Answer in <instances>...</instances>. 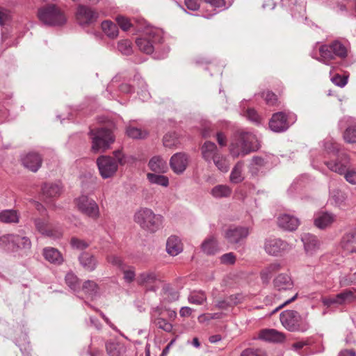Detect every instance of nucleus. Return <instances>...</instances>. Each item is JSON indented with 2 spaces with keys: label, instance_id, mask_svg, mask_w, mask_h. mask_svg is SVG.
<instances>
[{
  "label": "nucleus",
  "instance_id": "50",
  "mask_svg": "<svg viewBox=\"0 0 356 356\" xmlns=\"http://www.w3.org/2000/svg\"><path fill=\"white\" fill-rule=\"evenodd\" d=\"M126 132L128 136L134 139L143 138L147 135L146 132H143L140 129L131 126L127 128Z\"/></svg>",
  "mask_w": 356,
  "mask_h": 356
},
{
  "label": "nucleus",
  "instance_id": "23",
  "mask_svg": "<svg viewBox=\"0 0 356 356\" xmlns=\"http://www.w3.org/2000/svg\"><path fill=\"white\" fill-rule=\"evenodd\" d=\"M304 248L307 254H312L320 248L318 238L309 233H305L301 236Z\"/></svg>",
  "mask_w": 356,
  "mask_h": 356
},
{
  "label": "nucleus",
  "instance_id": "24",
  "mask_svg": "<svg viewBox=\"0 0 356 356\" xmlns=\"http://www.w3.org/2000/svg\"><path fill=\"white\" fill-rule=\"evenodd\" d=\"M274 287L279 291H289L293 289V282L286 273H280L273 280Z\"/></svg>",
  "mask_w": 356,
  "mask_h": 356
},
{
  "label": "nucleus",
  "instance_id": "43",
  "mask_svg": "<svg viewBox=\"0 0 356 356\" xmlns=\"http://www.w3.org/2000/svg\"><path fill=\"white\" fill-rule=\"evenodd\" d=\"M83 293L90 298H93L98 293V285L93 280L86 281L81 288Z\"/></svg>",
  "mask_w": 356,
  "mask_h": 356
},
{
  "label": "nucleus",
  "instance_id": "64",
  "mask_svg": "<svg viewBox=\"0 0 356 356\" xmlns=\"http://www.w3.org/2000/svg\"><path fill=\"white\" fill-rule=\"evenodd\" d=\"M240 356H264L261 350L246 348L242 351Z\"/></svg>",
  "mask_w": 356,
  "mask_h": 356
},
{
  "label": "nucleus",
  "instance_id": "61",
  "mask_svg": "<svg viewBox=\"0 0 356 356\" xmlns=\"http://www.w3.org/2000/svg\"><path fill=\"white\" fill-rule=\"evenodd\" d=\"M116 21L123 31H127L131 26L129 20L123 16H118Z\"/></svg>",
  "mask_w": 356,
  "mask_h": 356
},
{
  "label": "nucleus",
  "instance_id": "57",
  "mask_svg": "<svg viewBox=\"0 0 356 356\" xmlns=\"http://www.w3.org/2000/svg\"><path fill=\"white\" fill-rule=\"evenodd\" d=\"M163 145L167 147H172L177 145V140L175 134H167L163 139Z\"/></svg>",
  "mask_w": 356,
  "mask_h": 356
},
{
  "label": "nucleus",
  "instance_id": "51",
  "mask_svg": "<svg viewBox=\"0 0 356 356\" xmlns=\"http://www.w3.org/2000/svg\"><path fill=\"white\" fill-rule=\"evenodd\" d=\"M15 250L18 248L29 249L31 246L30 239L26 236H22L17 234L15 242Z\"/></svg>",
  "mask_w": 356,
  "mask_h": 356
},
{
  "label": "nucleus",
  "instance_id": "45",
  "mask_svg": "<svg viewBox=\"0 0 356 356\" xmlns=\"http://www.w3.org/2000/svg\"><path fill=\"white\" fill-rule=\"evenodd\" d=\"M188 300L191 304L201 305L206 302L207 296L202 291H194L190 293Z\"/></svg>",
  "mask_w": 356,
  "mask_h": 356
},
{
  "label": "nucleus",
  "instance_id": "60",
  "mask_svg": "<svg viewBox=\"0 0 356 356\" xmlns=\"http://www.w3.org/2000/svg\"><path fill=\"white\" fill-rule=\"evenodd\" d=\"M207 3L210 4L212 7L223 10L227 8L225 0H204Z\"/></svg>",
  "mask_w": 356,
  "mask_h": 356
},
{
  "label": "nucleus",
  "instance_id": "22",
  "mask_svg": "<svg viewBox=\"0 0 356 356\" xmlns=\"http://www.w3.org/2000/svg\"><path fill=\"white\" fill-rule=\"evenodd\" d=\"M277 224L281 228L287 231L296 230L299 226V219L289 214H282L277 219Z\"/></svg>",
  "mask_w": 356,
  "mask_h": 356
},
{
  "label": "nucleus",
  "instance_id": "32",
  "mask_svg": "<svg viewBox=\"0 0 356 356\" xmlns=\"http://www.w3.org/2000/svg\"><path fill=\"white\" fill-rule=\"evenodd\" d=\"M148 166L156 173H164L168 169L166 162L160 156L152 157L149 161Z\"/></svg>",
  "mask_w": 356,
  "mask_h": 356
},
{
  "label": "nucleus",
  "instance_id": "52",
  "mask_svg": "<svg viewBox=\"0 0 356 356\" xmlns=\"http://www.w3.org/2000/svg\"><path fill=\"white\" fill-rule=\"evenodd\" d=\"M264 159L258 156H253L250 163V171L252 174L256 173L261 168L265 165Z\"/></svg>",
  "mask_w": 356,
  "mask_h": 356
},
{
  "label": "nucleus",
  "instance_id": "37",
  "mask_svg": "<svg viewBox=\"0 0 356 356\" xmlns=\"http://www.w3.org/2000/svg\"><path fill=\"white\" fill-rule=\"evenodd\" d=\"M104 33L110 38H115L118 35V27L116 24L106 20L102 23Z\"/></svg>",
  "mask_w": 356,
  "mask_h": 356
},
{
  "label": "nucleus",
  "instance_id": "13",
  "mask_svg": "<svg viewBox=\"0 0 356 356\" xmlns=\"http://www.w3.org/2000/svg\"><path fill=\"white\" fill-rule=\"evenodd\" d=\"M150 322L157 328L166 332H172L173 328L172 324L163 316V314L159 312V307L152 308L150 311Z\"/></svg>",
  "mask_w": 356,
  "mask_h": 356
},
{
  "label": "nucleus",
  "instance_id": "36",
  "mask_svg": "<svg viewBox=\"0 0 356 356\" xmlns=\"http://www.w3.org/2000/svg\"><path fill=\"white\" fill-rule=\"evenodd\" d=\"M314 341L312 338H305L298 340L291 345L290 349L296 353H300L301 351L307 350L312 344Z\"/></svg>",
  "mask_w": 356,
  "mask_h": 356
},
{
  "label": "nucleus",
  "instance_id": "42",
  "mask_svg": "<svg viewBox=\"0 0 356 356\" xmlns=\"http://www.w3.org/2000/svg\"><path fill=\"white\" fill-rule=\"evenodd\" d=\"M211 195L216 198L227 197L230 196L232 189L227 185H217L211 189Z\"/></svg>",
  "mask_w": 356,
  "mask_h": 356
},
{
  "label": "nucleus",
  "instance_id": "29",
  "mask_svg": "<svg viewBox=\"0 0 356 356\" xmlns=\"http://www.w3.org/2000/svg\"><path fill=\"white\" fill-rule=\"evenodd\" d=\"M259 338L269 342H281L284 341V335L275 329H265L260 332Z\"/></svg>",
  "mask_w": 356,
  "mask_h": 356
},
{
  "label": "nucleus",
  "instance_id": "47",
  "mask_svg": "<svg viewBox=\"0 0 356 356\" xmlns=\"http://www.w3.org/2000/svg\"><path fill=\"white\" fill-rule=\"evenodd\" d=\"M106 261L120 270H124V268L127 267V264L124 262L122 259L116 254L108 255L106 257Z\"/></svg>",
  "mask_w": 356,
  "mask_h": 356
},
{
  "label": "nucleus",
  "instance_id": "31",
  "mask_svg": "<svg viewBox=\"0 0 356 356\" xmlns=\"http://www.w3.org/2000/svg\"><path fill=\"white\" fill-rule=\"evenodd\" d=\"M202 251L207 255H213L219 251L217 240L213 236L206 238L201 245Z\"/></svg>",
  "mask_w": 356,
  "mask_h": 356
},
{
  "label": "nucleus",
  "instance_id": "14",
  "mask_svg": "<svg viewBox=\"0 0 356 356\" xmlns=\"http://www.w3.org/2000/svg\"><path fill=\"white\" fill-rule=\"evenodd\" d=\"M325 164L331 171L342 175L350 167V158L346 154H340L335 160L325 161Z\"/></svg>",
  "mask_w": 356,
  "mask_h": 356
},
{
  "label": "nucleus",
  "instance_id": "17",
  "mask_svg": "<svg viewBox=\"0 0 356 356\" xmlns=\"http://www.w3.org/2000/svg\"><path fill=\"white\" fill-rule=\"evenodd\" d=\"M249 234V230L243 227H230L225 232V238L229 243L237 244L244 240Z\"/></svg>",
  "mask_w": 356,
  "mask_h": 356
},
{
  "label": "nucleus",
  "instance_id": "48",
  "mask_svg": "<svg viewBox=\"0 0 356 356\" xmlns=\"http://www.w3.org/2000/svg\"><path fill=\"white\" fill-rule=\"evenodd\" d=\"M106 348L109 356H119L120 355V346L118 343L109 341L106 343Z\"/></svg>",
  "mask_w": 356,
  "mask_h": 356
},
{
  "label": "nucleus",
  "instance_id": "9",
  "mask_svg": "<svg viewBox=\"0 0 356 356\" xmlns=\"http://www.w3.org/2000/svg\"><path fill=\"white\" fill-rule=\"evenodd\" d=\"M99 14L95 9L88 6L79 4L75 13L76 22L82 27H86L95 24Z\"/></svg>",
  "mask_w": 356,
  "mask_h": 356
},
{
  "label": "nucleus",
  "instance_id": "5",
  "mask_svg": "<svg viewBox=\"0 0 356 356\" xmlns=\"http://www.w3.org/2000/svg\"><path fill=\"white\" fill-rule=\"evenodd\" d=\"M92 142V150L94 152H104L115 141L113 132L106 128L91 129L89 132Z\"/></svg>",
  "mask_w": 356,
  "mask_h": 356
},
{
  "label": "nucleus",
  "instance_id": "49",
  "mask_svg": "<svg viewBox=\"0 0 356 356\" xmlns=\"http://www.w3.org/2000/svg\"><path fill=\"white\" fill-rule=\"evenodd\" d=\"M118 50L124 55H130L132 53L131 42L128 40H122L118 42Z\"/></svg>",
  "mask_w": 356,
  "mask_h": 356
},
{
  "label": "nucleus",
  "instance_id": "28",
  "mask_svg": "<svg viewBox=\"0 0 356 356\" xmlns=\"http://www.w3.org/2000/svg\"><path fill=\"white\" fill-rule=\"evenodd\" d=\"M183 250L180 238L175 235L170 236L166 242V251L171 256H177Z\"/></svg>",
  "mask_w": 356,
  "mask_h": 356
},
{
  "label": "nucleus",
  "instance_id": "55",
  "mask_svg": "<svg viewBox=\"0 0 356 356\" xmlns=\"http://www.w3.org/2000/svg\"><path fill=\"white\" fill-rule=\"evenodd\" d=\"M124 273V280L127 283L132 282L136 277V273L134 267H126L124 270H121Z\"/></svg>",
  "mask_w": 356,
  "mask_h": 356
},
{
  "label": "nucleus",
  "instance_id": "25",
  "mask_svg": "<svg viewBox=\"0 0 356 356\" xmlns=\"http://www.w3.org/2000/svg\"><path fill=\"white\" fill-rule=\"evenodd\" d=\"M42 195L46 198H54L60 196L63 192V185L60 181L45 183L42 187Z\"/></svg>",
  "mask_w": 356,
  "mask_h": 356
},
{
  "label": "nucleus",
  "instance_id": "41",
  "mask_svg": "<svg viewBox=\"0 0 356 356\" xmlns=\"http://www.w3.org/2000/svg\"><path fill=\"white\" fill-rule=\"evenodd\" d=\"M65 280L66 284L72 291L78 292L81 290V281L74 273H67L65 277Z\"/></svg>",
  "mask_w": 356,
  "mask_h": 356
},
{
  "label": "nucleus",
  "instance_id": "38",
  "mask_svg": "<svg viewBox=\"0 0 356 356\" xmlns=\"http://www.w3.org/2000/svg\"><path fill=\"white\" fill-rule=\"evenodd\" d=\"M161 173H147V179L152 184H156L163 187L169 185V179L166 176L160 175Z\"/></svg>",
  "mask_w": 356,
  "mask_h": 356
},
{
  "label": "nucleus",
  "instance_id": "11",
  "mask_svg": "<svg viewBox=\"0 0 356 356\" xmlns=\"http://www.w3.org/2000/svg\"><path fill=\"white\" fill-rule=\"evenodd\" d=\"M97 165L103 179L113 177L118 168L117 161L109 156H101L97 159Z\"/></svg>",
  "mask_w": 356,
  "mask_h": 356
},
{
  "label": "nucleus",
  "instance_id": "3",
  "mask_svg": "<svg viewBox=\"0 0 356 356\" xmlns=\"http://www.w3.org/2000/svg\"><path fill=\"white\" fill-rule=\"evenodd\" d=\"M134 220L142 229L154 233L161 227L163 216L154 213L150 209L142 208L136 212Z\"/></svg>",
  "mask_w": 356,
  "mask_h": 356
},
{
  "label": "nucleus",
  "instance_id": "39",
  "mask_svg": "<svg viewBox=\"0 0 356 356\" xmlns=\"http://www.w3.org/2000/svg\"><path fill=\"white\" fill-rule=\"evenodd\" d=\"M212 163L216 165V167L222 172H228L229 169V163L227 156L224 154H219L217 156L212 160Z\"/></svg>",
  "mask_w": 356,
  "mask_h": 356
},
{
  "label": "nucleus",
  "instance_id": "58",
  "mask_svg": "<svg viewBox=\"0 0 356 356\" xmlns=\"http://www.w3.org/2000/svg\"><path fill=\"white\" fill-rule=\"evenodd\" d=\"M159 312L163 314V316L169 321H173L177 317V312L165 307H159Z\"/></svg>",
  "mask_w": 356,
  "mask_h": 356
},
{
  "label": "nucleus",
  "instance_id": "30",
  "mask_svg": "<svg viewBox=\"0 0 356 356\" xmlns=\"http://www.w3.org/2000/svg\"><path fill=\"white\" fill-rule=\"evenodd\" d=\"M281 269V264L277 262L272 263L266 266L261 272L260 277L264 284H268L273 275Z\"/></svg>",
  "mask_w": 356,
  "mask_h": 356
},
{
  "label": "nucleus",
  "instance_id": "2",
  "mask_svg": "<svg viewBox=\"0 0 356 356\" xmlns=\"http://www.w3.org/2000/svg\"><path fill=\"white\" fill-rule=\"evenodd\" d=\"M163 42L162 31L157 29L149 28L145 31L142 36L136 39V44L141 51L151 54L159 49Z\"/></svg>",
  "mask_w": 356,
  "mask_h": 356
},
{
  "label": "nucleus",
  "instance_id": "16",
  "mask_svg": "<svg viewBox=\"0 0 356 356\" xmlns=\"http://www.w3.org/2000/svg\"><path fill=\"white\" fill-rule=\"evenodd\" d=\"M78 260L84 270L89 273L95 271L99 265L97 257L87 251L81 252L78 257Z\"/></svg>",
  "mask_w": 356,
  "mask_h": 356
},
{
  "label": "nucleus",
  "instance_id": "26",
  "mask_svg": "<svg viewBox=\"0 0 356 356\" xmlns=\"http://www.w3.org/2000/svg\"><path fill=\"white\" fill-rule=\"evenodd\" d=\"M342 248L348 253H356V229L346 234L341 239Z\"/></svg>",
  "mask_w": 356,
  "mask_h": 356
},
{
  "label": "nucleus",
  "instance_id": "40",
  "mask_svg": "<svg viewBox=\"0 0 356 356\" xmlns=\"http://www.w3.org/2000/svg\"><path fill=\"white\" fill-rule=\"evenodd\" d=\"M243 168V163L241 161H238L233 168L229 179L230 181L233 184H238L243 180V177L242 175V170Z\"/></svg>",
  "mask_w": 356,
  "mask_h": 356
},
{
  "label": "nucleus",
  "instance_id": "4",
  "mask_svg": "<svg viewBox=\"0 0 356 356\" xmlns=\"http://www.w3.org/2000/svg\"><path fill=\"white\" fill-rule=\"evenodd\" d=\"M282 325L290 332H305L309 328L307 320L295 310H285L280 315Z\"/></svg>",
  "mask_w": 356,
  "mask_h": 356
},
{
  "label": "nucleus",
  "instance_id": "33",
  "mask_svg": "<svg viewBox=\"0 0 356 356\" xmlns=\"http://www.w3.org/2000/svg\"><path fill=\"white\" fill-rule=\"evenodd\" d=\"M43 255L46 260L54 264H60L63 257L60 252L54 248H46L43 250Z\"/></svg>",
  "mask_w": 356,
  "mask_h": 356
},
{
  "label": "nucleus",
  "instance_id": "35",
  "mask_svg": "<svg viewBox=\"0 0 356 356\" xmlns=\"http://www.w3.org/2000/svg\"><path fill=\"white\" fill-rule=\"evenodd\" d=\"M17 234H5L0 237V246L8 251L15 250Z\"/></svg>",
  "mask_w": 356,
  "mask_h": 356
},
{
  "label": "nucleus",
  "instance_id": "34",
  "mask_svg": "<svg viewBox=\"0 0 356 356\" xmlns=\"http://www.w3.org/2000/svg\"><path fill=\"white\" fill-rule=\"evenodd\" d=\"M19 215L16 210L6 209L0 211V221L3 223H17Z\"/></svg>",
  "mask_w": 356,
  "mask_h": 356
},
{
  "label": "nucleus",
  "instance_id": "46",
  "mask_svg": "<svg viewBox=\"0 0 356 356\" xmlns=\"http://www.w3.org/2000/svg\"><path fill=\"white\" fill-rule=\"evenodd\" d=\"M322 146L327 154H336L339 150V145L330 138H325L322 142Z\"/></svg>",
  "mask_w": 356,
  "mask_h": 356
},
{
  "label": "nucleus",
  "instance_id": "62",
  "mask_svg": "<svg viewBox=\"0 0 356 356\" xmlns=\"http://www.w3.org/2000/svg\"><path fill=\"white\" fill-rule=\"evenodd\" d=\"M262 97L265 99L266 104L274 105L277 102V96L270 91H266L262 93Z\"/></svg>",
  "mask_w": 356,
  "mask_h": 356
},
{
  "label": "nucleus",
  "instance_id": "1",
  "mask_svg": "<svg viewBox=\"0 0 356 356\" xmlns=\"http://www.w3.org/2000/svg\"><path fill=\"white\" fill-rule=\"evenodd\" d=\"M259 148L260 143L255 134L242 131L236 136V138L232 143L230 152L234 156L237 157L256 152Z\"/></svg>",
  "mask_w": 356,
  "mask_h": 356
},
{
  "label": "nucleus",
  "instance_id": "10",
  "mask_svg": "<svg viewBox=\"0 0 356 356\" xmlns=\"http://www.w3.org/2000/svg\"><path fill=\"white\" fill-rule=\"evenodd\" d=\"M79 210L92 219L99 216V209L96 202L87 195H81L75 200Z\"/></svg>",
  "mask_w": 356,
  "mask_h": 356
},
{
  "label": "nucleus",
  "instance_id": "8",
  "mask_svg": "<svg viewBox=\"0 0 356 356\" xmlns=\"http://www.w3.org/2000/svg\"><path fill=\"white\" fill-rule=\"evenodd\" d=\"M296 120L297 116L293 113L277 112L272 115L269 121V127L273 132L282 133L286 131Z\"/></svg>",
  "mask_w": 356,
  "mask_h": 356
},
{
  "label": "nucleus",
  "instance_id": "27",
  "mask_svg": "<svg viewBox=\"0 0 356 356\" xmlns=\"http://www.w3.org/2000/svg\"><path fill=\"white\" fill-rule=\"evenodd\" d=\"M335 220V216L328 212H321L314 218V225L319 229H325L331 225Z\"/></svg>",
  "mask_w": 356,
  "mask_h": 356
},
{
  "label": "nucleus",
  "instance_id": "54",
  "mask_svg": "<svg viewBox=\"0 0 356 356\" xmlns=\"http://www.w3.org/2000/svg\"><path fill=\"white\" fill-rule=\"evenodd\" d=\"M338 305H342L353 297V293L350 290H346L335 296Z\"/></svg>",
  "mask_w": 356,
  "mask_h": 356
},
{
  "label": "nucleus",
  "instance_id": "44",
  "mask_svg": "<svg viewBox=\"0 0 356 356\" xmlns=\"http://www.w3.org/2000/svg\"><path fill=\"white\" fill-rule=\"evenodd\" d=\"M343 138L347 143H356V123L349 124L343 133Z\"/></svg>",
  "mask_w": 356,
  "mask_h": 356
},
{
  "label": "nucleus",
  "instance_id": "59",
  "mask_svg": "<svg viewBox=\"0 0 356 356\" xmlns=\"http://www.w3.org/2000/svg\"><path fill=\"white\" fill-rule=\"evenodd\" d=\"M246 117L248 119L256 124L261 122V118L257 111L254 108H248L246 111Z\"/></svg>",
  "mask_w": 356,
  "mask_h": 356
},
{
  "label": "nucleus",
  "instance_id": "18",
  "mask_svg": "<svg viewBox=\"0 0 356 356\" xmlns=\"http://www.w3.org/2000/svg\"><path fill=\"white\" fill-rule=\"evenodd\" d=\"M42 159L36 152H29L22 158L23 166L29 170L36 172L41 167Z\"/></svg>",
  "mask_w": 356,
  "mask_h": 356
},
{
  "label": "nucleus",
  "instance_id": "6",
  "mask_svg": "<svg viewBox=\"0 0 356 356\" xmlns=\"http://www.w3.org/2000/svg\"><path fill=\"white\" fill-rule=\"evenodd\" d=\"M321 58L319 60L327 64V62L336 57L345 58L348 56L346 47L339 40H334L329 44H323L319 48Z\"/></svg>",
  "mask_w": 356,
  "mask_h": 356
},
{
  "label": "nucleus",
  "instance_id": "63",
  "mask_svg": "<svg viewBox=\"0 0 356 356\" xmlns=\"http://www.w3.org/2000/svg\"><path fill=\"white\" fill-rule=\"evenodd\" d=\"M236 257L234 253L229 252L220 257V261L224 264H233L235 263Z\"/></svg>",
  "mask_w": 356,
  "mask_h": 356
},
{
  "label": "nucleus",
  "instance_id": "12",
  "mask_svg": "<svg viewBox=\"0 0 356 356\" xmlns=\"http://www.w3.org/2000/svg\"><path fill=\"white\" fill-rule=\"evenodd\" d=\"M291 246L280 238H268L264 243V250L270 255L278 256L289 250Z\"/></svg>",
  "mask_w": 356,
  "mask_h": 356
},
{
  "label": "nucleus",
  "instance_id": "56",
  "mask_svg": "<svg viewBox=\"0 0 356 356\" xmlns=\"http://www.w3.org/2000/svg\"><path fill=\"white\" fill-rule=\"evenodd\" d=\"M346 181L351 184H356V170L350 169V167L346 168V172L343 174Z\"/></svg>",
  "mask_w": 356,
  "mask_h": 356
},
{
  "label": "nucleus",
  "instance_id": "21",
  "mask_svg": "<svg viewBox=\"0 0 356 356\" xmlns=\"http://www.w3.org/2000/svg\"><path fill=\"white\" fill-rule=\"evenodd\" d=\"M34 224L36 229L43 235L53 238H58L62 236V232L60 229L54 231L49 229L48 222L44 219L35 218L34 220Z\"/></svg>",
  "mask_w": 356,
  "mask_h": 356
},
{
  "label": "nucleus",
  "instance_id": "7",
  "mask_svg": "<svg viewBox=\"0 0 356 356\" xmlns=\"http://www.w3.org/2000/svg\"><path fill=\"white\" fill-rule=\"evenodd\" d=\"M38 16L43 24L48 26H60L66 22L63 13L55 5L42 7L38 12Z\"/></svg>",
  "mask_w": 356,
  "mask_h": 356
},
{
  "label": "nucleus",
  "instance_id": "15",
  "mask_svg": "<svg viewBox=\"0 0 356 356\" xmlns=\"http://www.w3.org/2000/svg\"><path fill=\"white\" fill-rule=\"evenodd\" d=\"M189 162V156L184 152L173 154L170 160V165L177 175L182 174L186 169Z\"/></svg>",
  "mask_w": 356,
  "mask_h": 356
},
{
  "label": "nucleus",
  "instance_id": "20",
  "mask_svg": "<svg viewBox=\"0 0 356 356\" xmlns=\"http://www.w3.org/2000/svg\"><path fill=\"white\" fill-rule=\"evenodd\" d=\"M200 149L203 159L208 163H211L216 156L221 153L216 145L211 141L204 142Z\"/></svg>",
  "mask_w": 356,
  "mask_h": 356
},
{
  "label": "nucleus",
  "instance_id": "19",
  "mask_svg": "<svg viewBox=\"0 0 356 356\" xmlns=\"http://www.w3.org/2000/svg\"><path fill=\"white\" fill-rule=\"evenodd\" d=\"M159 280L158 275L152 270H147L138 274L136 282L138 285L149 287V290L155 291L152 286Z\"/></svg>",
  "mask_w": 356,
  "mask_h": 356
},
{
  "label": "nucleus",
  "instance_id": "53",
  "mask_svg": "<svg viewBox=\"0 0 356 356\" xmlns=\"http://www.w3.org/2000/svg\"><path fill=\"white\" fill-rule=\"evenodd\" d=\"M70 245L74 249L80 250H86L90 245L88 242L75 237L71 238Z\"/></svg>",
  "mask_w": 356,
  "mask_h": 356
}]
</instances>
